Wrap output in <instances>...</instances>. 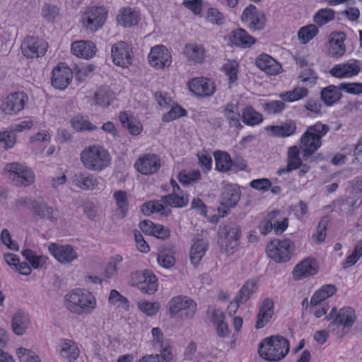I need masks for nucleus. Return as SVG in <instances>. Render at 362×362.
Listing matches in <instances>:
<instances>
[{"mask_svg": "<svg viewBox=\"0 0 362 362\" xmlns=\"http://www.w3.org/2000/svg\"><path fill=\"white\" fill-rule=\"evenodd\" d=\"M289 341L280 335H272L262 340L258 346V354L267 361H279L288 353Z\"/></svg>", "mask_w": 362, "mask_h": 362, "instance_id": "nucleus-1", "label": "nucleus"}, {"mask_svg": "<svg viewBox=\"0 0 362 362\" xmlns=\"http://www.w3.org/2000/svg\"><path fill=\"white\" fill-rule=\"evenodd\" d=\"M66 308L73 313H90L96 308V300L89 291L76 288L64 296Z\"/></svg>", "mask_w": 362, "mask_h": 362, "instance_id": "nucleus-2", "label": "nucleus"}, {"mask_svg": "<svg viewBox=\"0 0 362 362\" xmlns=\"http://www.w3.org/2000/svg\"><path fill=\"white\" fill-rule=\"evenodd\" d=\"M329 130L327 124L317 122L308 127L300 138L303 159L310 160L313 154L321 146V139Z\"/></svg>", "mask_w": 362, "mask_h": 362, "instance_id": "nucleus-3", "label": "nucleus"}, {"mask_svg": "<svg viewBox=\"0 0 362 362\" xmlns=\"http://www.w3.org/2000/svg\"><path fill=\"white\" fill-rule=\"evenodd\" d=\"M81 160L86 169L101 171L110 165L111 156L103 146L91 145L81 151Z\"/></svg>", "mask_w": 362, "mask_h": 362, "instance_id": "nucleus-4", "label": "nucleus"}, {"mask_svg": "<svg viewBox=\"0 0 362 362\" xmlns=\"http://www.w3.org/2000/svg\"><path fill=\"white\" fill-rule=\"evenodd\" d=\"M240 226L233 222L220 226L218 233V244L221 251L228 255H233L239 244Z\"/></svg>", "mask_w": 362, "mask_h": 362, "instance_id": "nucleus-5", "label": "nucleus"}, {"mask_svg": "<svg viewBox=\"0 0 362 362\" xmlns=\"http://www.w3.org/2000/svg\"><path fill=\"white\" fill-rule=\"evenodd\" d=\"M4 172L16 187H28L35 182L33 171L18 162L6 163L4 167Z\"/></svg>", "mask_w": 362, "mask_h": 362, "instance_id": "nucleus-6", "label": "nucleus"}, {"mask_svg": "<svg viewBox=\"0 0 362 362\" xmlns=\"http://www.w3.org/2000/svg\"><path fill=\"white\" fill-rule=\"evenodd\" d=\"M295 249L294 243L289 239L274 240L266 248L268 257L277 263L288 262Z\"/></svg>", "mask_w": 362, "mask_h": 362, "instance_id": "nucleus-7", "label": "nucleus"}, {"mask_svg": "<svg viewBox=\"0 0 362 362\" xmlns=\"http://www.w3.org/2000/svg\"><path fill=\"white\" fill-rule=\"evenodd\" d=\"M168 308L171 317H174L178 313L183 310L186 318H192L197 311V303L188 296H177L169 300Z\"/></svg>", "mask_w": 362, "mask_h": 362, "instance_id": "nucleus-8", "label": "nucleus"}, {"mask_svg": "<svg viewBox=\"0 0 362 362\" xmlns=\"http://www.w3.org/2000/svg\"><path fill=\"white\" fill-rule=\"evenodd\" d=\"M107 11L103 6L89 8L82 16L83 26L92 32L102 28L106 21Z\"/></svg>", "mask_w": 362, "mask_h": 362, "instance_id": "nucleus-9", "label": "nucleus"}, {"mask_svg": "<svg viewBox=\"0 0 362 362\" xmlns=\"http://www.w3.org/2000/svg\"><path fill=\"white\" fill-rule=\"evenodd\" d=\"M241 21L248 23V28L252 32L262 30L265 27L266 17L263 11H259L252 4L247 6L242 15Z\"/></svg>", "mask_w": 362, "mask_h": 362, "instance_id": "nucleus-10", "label": "nucleus"}, {"mask_svg": "<svg viewBox=\"0 0 362 362\" xmlns=\"http://www.w3.org/2000/svg\"><path fill=\"white\" fill-rule=\"evenodd\" d=\"M47 47L48 45L44 40L34 36L25 37L21 45L23 55L31 59L45 55Z\"/></svg>", "mask_w": 362, "mask_h": 362, "instance_id": "nucleus-11", "label": "nucleus"}, {"mask_svg": "<svg viewBox=\"0 0 362 362\" xmlns=\"http://www.w3.org/2000/svg\"><path fill=\"white\" fill-rule=\"evenodd\" d=\"M111 52L115 65L127 68L132 64L131 50L127 42L119 41L115 43L112 46Z\"/></svg>", "mask_w": 362, "mask_h": 362, "instance_id": "nucleus-12", "label": "nucleus"}, {"mask_svg": "<svg viewBox=\"0 0 362 362\" xmlns=\"http://www.w3.org/2000/svg\"><path fill=\"white\" fill-rule=\"evenodd\" d=\"M27 100V96L23 92L10 94L2 103L1 110L6 115H13L21 111Z\"/></svg>", "mask_w": 362, "mask_h": 362, "instance_id": "nucleus-13", "label": "nucleus"}, {"mask_svg": "<svg viewBox=\"0 0 362 362\" xmlns=\"http://www.w3.org/2000/svg\"><path fill=\"white\" fill-rule=\"evenodd\" d=\"M188 88L199 97L211 96L216 90L214 83L209 78L198 77L187 83Z\"/></svg>", "mask_w": 362, "mask_h": 362, "instance_id": "nucleus-14", "label": "nucleus"}, {"mask_svg": "<svg viewBox=\"0 0 362 362\" xmlns=\"http://www.w3.org/2000/svg\"><path fill=\"white\" fill-rule=\"evenodd\" d=\"M150 64L156 69L168 67L171 64V55L163 45H156L151 48L148 54Z\"/></svg>", "mask_w": 362, "mask_h": 362, "instance_id": "nucleus-15", "label": "nucleus"}, {"mask_svg": "<svg viewBox=\"0 0 362 362\" xmlns=\"http://www.w3.org/2000/svg\"><path fill=\"white\" fill-rule=\"evenodd\" d=\"M51 255L60 263L68 264L74 261L78 255L71 245L51 243L49 245Z\"/></svg>", "mask_w": 362, "mask_h": 362, "instance_id": "nucleus-16", "label": "nucleus"}, {"mask_svg": "<svg viewBox=\"0 0 362 362\" xmlns=\"http://www.w3.org/2000/svg\"><path fill=\"white\" fill-rule=\"evenodd\" d=\"M134 167L141 174H153L160 168V160L156 155L146 154L136 160Z\"/></svg>", "mask_w": 362, "mask_h": 362, "instance_id": "nucleus-17", "label": "nucleus"}, {"mask_svg": "<svg viewBox=\"0 0 362 362\" xmlns=\"http://www.w3.org/2000/svg\"><path fill=\"white\" fill-rule=\"evenodd\" d=\"M317 262L313 258H305L298 263L293 270V276L296 280L313 276L318 272Z\"/></svg>", "mask_w": 362, "mask_h": 362, "instance_id": "nucleus-18", "label": "nucleus"}, {"mask_svg": "<svg viewBox=\"0 0 362 362\" xmlns=\"http://www.w3.org/2000/svg\"><path fill=\"white\" fill-rule=\"evenodd\" d=\"M72 78L73 74L69 67L58 65L52 70L51 83L55 88L64 90L71 83Z\"/></svg>", "mask_w": 362, "mask_h": 362, "instance_id": "nucleus-19", "label": "nucleus"}, {"mask_svg": "<svg viewBox=\"0 0 362 362\" xmlns=\"http://www.w3.org/2000/svg\"><path fill=\"white\" fill-rule=\"evenodd\" d=\"M356 320V312L351 307H344L339 309L333 321L329 324L332 326H343L344 328L350 329Z\"/></svg>", "mask_w": 362, "mask_h": 362, "instance_id": "nucleus-20", "label": "nucleus"}, {"mask_svg": "<svg viewBox=\"0 0 362 362\" xmlns=\"http://www.w3.org/2000/svg\"><path fill=\"white\" fill-rule=\"evenodd\" d=\"M274 303L271 298H265L259 308L255 327L263 328L270 322L274 315Z\"/></svg>", "mask_w": 362, "mask_h": 362, "instance_id": "nucleus-21", "label": "nucleus"}, {"mask_svg": "<svg viewBox=\"0 0 362 362\" xmlns=\"http://www.w3.org/2000/svg\"><path fill=\"white\" fill-rule=\"evenodd\" d=\"M74 184L83 190L99 189V178L86 173H78L73 177Z\"/></svg>", "mask_w": 362, "mask_h": 362, "instance_id": "nucleus-22", "label": "nucleus"}, {"mask_svg": "<svg viewBox=\"0 0 362 362\" xmlns=\"http://www.w3.org/2000/svg\"><path fill=\"white\" fill-rule=\"evenodd\" d=\"M79 353V349L76 342L68 339L61 340L59 354L62 359L73 362L78 358Z\"/></svg>", "mask_w": 362, "mask_h": 362, "instance_id": "nucleus-23", "label": "nucleus"}, {"mask_svg": "<svg viewBox=\"0 0 362 362\" xmlns=\"http://www.w3.org/2000/svg\"><path fill=\"white\" fill-rule=\"evenodd\" d=\"M360 62L356 61L353 63H344L335 65L330 74L336 78H346L356 76L361 71Z\"/></svg>", "mask_w": 362, "mask_h": 362, "instance_id": "nucleus-24", "label": "nucleus"}, {"mask_svg": "<svg viewBox=\"0 0 362 362\" xmlns=\"http://www.w3.org/2000/svg\"><path fill=\"white\" fill-rule=\"evenodd\" d=\"M258 68L269 75H276L280 72L281 65L270 55L261 54L255 61Z\"/></svg>", "mask_w": 362, "mask_h": 362, "instance_id": "nucleus-25", "label": "nucleus"}, {"mask_svg": "<svg viewBox=\"0 0 362 362\" xmlns=\"http://www.w3.org/2000/svg\"><path fill=\"white\" fill-rule=\"evenodd\" d=\"M71 52L78 57L86 59L92 58L96 53V47L90 41H76L71 44Z\"/></svg>", "mask_w": 362, "mask_h": 362, "instance_id": "nucleus-26", "label": "nucleus"}, {"mask_svg": "<svg viewBox=\"0 0 362 362\" xmlns=\"http://www.w3.org/2000/svg\"><path fill=\"white\" fill-rule=\"evenodd\" d=\"M229 38L233 45L244 49L250 48L255 43V39L243 28L232 31Z\"/></svg>", "mask_w": 362, "mask_h": 362, "instance_id": "nucleus-27", "label": "nucleus"}, {"mask_svg": "<svg viewBox=\"0 0 362 362\" xmlns=\"http://www.w3.org/2000/svg\"><path fill=\"white\" fill-rule=\"evenodd\" d=\"M184 54L187 60L194 64H202L206 58V49L202 45L189 43L185 45Z\"/></svg>", "mask_w": 362, "mask_h": 362, "instance_id": "nucleus-28", "label": "nucleus"}, {"mask_svg": "<svg viewBox=\"0 0 362 362\" xmlns=\"http://www.w3.org/2000/svg\"><path fill=\"white\" fill-rule=\"evenodd\" d=\"M35 216L42 218L47 219L52 223L57 220V211L52 207L48 206L44 202H33V209L31 211Z\"/></svg>", "mask_w": 362, "mask_h": 362, "instance_id": "nucleus-29", "label": "nucleus"}, {"mask_svg": "<svg viewBox=\"0 0 362 362\" xmlns=\"http://www.w3.org/2000/svg\"><path fill=\"white\" fill-rule=\"evenodd\" d=\"M30 324V318L28 313L23 311L16 312L11 320V328L17 335H23Z\"/></svg>", "mask_w": 362, "mask_h": 362, "instance_id": "nucleus-30", "label": "nucleus"}, {"mask_svg": "<svg viewBox=\"0 0 362 362\" xmlns=\"http://www.w3.org/2000/svg\"><path fill=\"white\" fill-rule=\"evenodd\" d=\"M240 189L233 185H226L221 193V204L226 206L234 207L240 198Z\"/></svg>", "mask_w": 362, "mask_h": 362, "instance_id": "nucleus-31", "label": "nucleus"}, {"mask_svg": "<svg viewBox=\"0 0 362 362\" xmlns=\"http://www.w3.org/2000/svg\"><path fill=\"white\" fill-rule=\"evenodd\" d=\"M119 25L124 28L131 27L139 21V13L130 7L121 8L117 16Z\"/></svg>", "mask_w": 362, "mask_h": 362, "instance_id": "nucleus-32", "label": "nucleus"}, {"mask_svg": "<svg viewBox=\"0 0 362 362\" xmlns=\"http://www.w3.org/2000/svg\"><path fill=\"white\" fill-rule=\"evenodd\" d=\"M267 132H271L272 136L288 137L293 134L296 130V124L292 120L286 121L281 125H272L266 127Z\"/></svg>", "mask_w": 362, "mask_h": 362, "instance_id": "nucleus-33", "label": "nucleus"}, {"mask_svg": "<svg viewBox=\"0 0 362 362\" xmlns=\"http://www.w3.org/2000/svg\"><path fill=\"white\" fill-rule=\"evenodd\" d=\"M208 249V243L203 239L197 240L191 247L189 258L191 263L196 267L205 255Z\"/></svg>", "mask_w": 362, "mask_h": 362, "instance_id": "nucleus-34", "label": "nucleus"}, {"mask_svg": "<svg viewBox=\"0 0 362 362\" xmlns=\"http://www.w3.org/2000/svg\"><path fill=\"white\" fill-rule=\"evenodd\" d=\"M339 86L330 85L324 88L320 93V98L327 106H332L336 103L341 97Z\"/></svg>", "mask_w": 362, "mask_h": 362, "instance_id": "nucleus-35", "label": "nucleus"}, {"mask_svg": "<svg viewBox=\"0 0 362 362\" xmlns=\"http://www.w3.org/2000/svg\"><path fill=\"white\" fill-rule=\"evenodd\" d=\"M188 197L183 192L180 193H171L161 197V202L166 206L181 208L185 206L188 203Z\"/></svg>", "mask_w": 362, "mask_h": 362, "instance_id": "nucleus-36", "label": "nucleus"}, {"mask_svg": "<svg viewBox=\"0 0 362 362\" xmlns=\"http://www.w3.org/2000/svg\"><path fill=\"white\" fill-rule=\"evenodd\" d=\"M337 291V287L333 284H326L317 290L310 299V305H317L329 297L334 296Z\"/></svg>", "mask_w": 362, "mask_h": 362, "instance_id": "nucleus-37", "label": "nucleus"}, {"mask_svg": "<svg viewBox=\"0 0 362 362\" xmlns=\"http://www.w3.org/2000/svg\"><path fill=\"white\" fill-rule=\"evenodd\" d=\"M119 121L124 128L133 135H138L141 131V125L136 122L135 118L127 112H122L119 115Z\"/></svg>", "mask_w": 362, "mask_h": 362, "instance_id": "nucleus-38", "label": "nucleus"}, {"mask_svg": "<svg viewBox=\"0 0 362 362\" xmlns=\"http://www.w3.org/2000/svg\"><path fill=\"white\" fill-rule=\"evenodd\" d=\"M216 169L220 172H227L232 166L231 158L227 152L216 151L214 153Z\"/></svg>", "mask_w": 362, "mask_h": 362, "instance_id": "nucleus-39", "label": "nucleus"}, {"mask_svg": "<svg viewBox=\"0 0 362 362\" xmlns=\"http://www.w3.org/2000/svg\"><path fill=\"white\" fill-rule=\"evenodd\" d=\"M223 113L226 119L228 120L230 127H242L240 122V114L238 110V107L236 105L232 103L227 104L223 110Z\"/></svg>", "mask_w": 362, "mask_h": 362, "instance_id": "nucleus-40", "label": "nucleus"}, {"mask_svg": "<svg viewBox=\"0 0 362 362\" xmlns=\"http://www.w3.org/2000/svg\"><path fill=\"white\" fill-rule=\"evenodd\" d=\"M256 282L252 280L247 281L242 286L235 298L239 303H246L251 296L254 294L257 290Z\"/></svg>", "mask_w": 362, "mask_h": 362, "instance_id": "nucleus-41", "label": "nucleus"}, {"mask_svg": "<svg viewBox=\"0 0 362 362\" xmlns=\"http://www.w3.org/2000/svg\"><path fill=\"white\" fill-rule=\"evenodd\" d=\"M243 122L249 126H254L259 124L263 118L262 115L254 110L251 106L245 107L242 114Z\"/></svg>", "mask_w": 362, "mask_h": 362, "instance_id": "nucleus-42", "label": "nucleus"}, {"mask_svg": "<svg viewBox=\"0 0 362 362\" xmlns=\"http://www.w3.org/2000/svg\"><path fill=\"white\" fill-rule=\"evenodd\" d=\"M146 281L141 286L140 289L144 293L153 294L158 289V279L152 271L146 269Z\"/></svg>", "mask_w": 362, "mask_h": 362, "instance_id": "nucleus-43", "label": "nucleus"}, {"mask_svg": "<svg viewBox=\"0 0 362 362\" xmlns=\"http://www.w3.org/2000/svg\"><path fill=\"white\" fill-rule=\"evenodd\" d=\"M22 255L30 264L33 269H41L46 263L47 258L42 255H37L33 250L26 249Z\"/></svg>", "mask_w": 362, "mask_h": 362, "instance_id": "nucleus-44", "label": "nucleus"}, {"mask_svg": "<svg viewBox=\"0 0 362 362\" xmlns=\"http://www.w3.org/2000/svg\"><path fill=\"white\" fill-rule=\"evenodd\" d=\"M157 261L158 264L165 269H170L175 264V258L173 252L167 249H162L158 251Z\"/></svg>", "mask_w": 362, "mask_h": 362, "instance_id": "nucleus-45", "label": "nucleus"}, {"mask_svg": "<svg viewBox=\"0 0 362 362\" xmlns=\"http://www.w3.org/2000/svg\"><path fill=\"white\" fill-rule=\"evenodd\" d=\"M308 90L304 87H298L292 90L280 94V98L286 102H294L307 96Z\"/></svg>", "mask_w": 362, "mask_h": 362, "instance_id": "nucleus-46", "label": "nucleus"}, {"mask_svg": "<svg viewBox=\"0 0 362 362\" xmlns=\"http://www.w3.org/2000/svg\"><path fill=\"white\" fill-rule=\"evenodd\" d=\"M317 33L318 29L317 26L314 24H310L299 30L298 37L301 43L306 44L311 40Z\"/></svg>", "mask_w": 362, "mask_h": 362, "instance_id": "nucleus-47", "label": "nucleus"}, {"mask_svg": "<svg viewBox=\"0 0 362 362\" xmlns=\"http://www.w3.org/2000/svg\"><path fill=\"white\" fill-rule=\"evenodd\" d=\"M113 197L116 200L117 209L120 211L121 218H124L128 211L127 192L122 190L115 191L113 194Z\"/></svg>", "mask_w": 362, "mask_h": 362, "instance_id": "nucleus-48", "label": "nucleus"}, {"mask_svg": "<svg viewBox=\"0 0 362 362\" xmlns=\"http://www.w3.org/2000/svg\"><path fill=\"white\" fill-rule=\"evenodd\" d=\"M123 260L120 255H115L110 257L109 262L105 267V276L107 279H112L117 274V265Z\"/></svg>", "mask_w": 362, "mask_h": 362, "instance_id": "nucleus-49", "label": "nucleus"}, {"mask_svg": "<svg viewBox=\"0 0 362 362\" xmlns=\"http://www.w3.org/2000/svg\"><path fill=\"white\" fill-rule=\"evenodd\" d=\"M95 101L97 105L103 107H107L115 99L113 92L107 90H98L94 95Z\"/></svg>", "mask_w": 362, "mask_h": 362, "instance_id": "nucleus-50", "label": "nucleus"}, {"mask_svg": "<svg viewBox=\"0 0 362 362\" xmlns=\"http://www.w3.org/2000/svg\"><path fill=\"white\" fill-rule=\"evenodd\" d=\"M337 204L339 209L342 214H352L355 209L358 207V206L361 204V202L358 204L357 199L352 197H348L338 200Z\"/></svg>", "mask_w": 362, "mask_h": 362, "instance_id": "nucleus-51", "label": "nucleus"}, {"mask_svg": "<svg viewBox=\"0 0 362 362\" xmlns=\"http://www.w3.org/2000/svg\"><path fill=\"white\" fill-rule=\"evenodd\" d=\"M334 17V11L332 8H322L315 16V22L322 26L331 21Z\"/></svg>", "mask_w": 362, "mask_h": 362, "instance_id": "nucleus-52", "label": "nucleus"}, {"mask_svg": "<svg viewBox=\"0 0 362 362\" xmlns=\"http://www.w3.org/2000/svg\"><path fill=\"white\" fill-rule=\"evenodd\" d=\"M223 70L228 77L230 83H235L238 79V64L234 60L228 61L223 66Z\"/></svg>", "mask_w": 362, "mask_h": 362, "instance_id": "nucleus-53", "label": "nucleus"}, {"mask_svg": "<svg viewBox=\"0 0 362 362\" xmlns=\"http://www.w3.org/2000/svg\"><path fill=\"white\" fill-rule=\"evenodd\" d=\"M108 301L110 304L117 305L118 307L126 309L129 308L128 299L115 289L110 291Z\"/></svg>", "mask_w": 362, "mask_h": 362, "instance_id": "nucleus-54", "label": "nucleus"}, {"mask_svg": "<svg viewBox=\"0 0 362 362\" xmlns=\"http://www.w3.org/2000/svg\"><path fill=\"white\" fill-rule=\"evenodd\" d=\"M345 52V47L342 39H332L329 41V54L332 57L342 56Z\"/></svg>", "mask_w": 362, "mask_h": 362, "instance_id": "nucleus-55", "label": "nucleus"}, {"mask_svg": "<svg viewBox=\"0 0 362 362\" xmlns=\"http://www.w3.org/2000/svg\"><path fill=\"white\" fill-rule=\"evenodd\" d=\"M286 105L281 100H272L263 104V109L268 114H276L283 111Z\"/></svg>", "mask_w": 362, "mask_h": 362, "instance_id": "nucleus-56", "label": "nucleus"}, {"mask_svg": "<svg viewBox=\"0 0 362 362\" xmlns=\"http://www.w3.org/2000/svg\"><path fill=\"white\" fill-rule=\"evenodd\" d=\"M328 224V218L323 217L318 223L317 232L313 235V238L315 240L317 243H322L326 237L327 226Z\"/></svg>", "mask_w": 362, "mask_h": 362, "instance_id": "nucleus-57", "label": "nucleus"}, {"mask_svg": "<svg viewBox=\"0 0 362 362\" xmlns=\"http://www.w3.org/2000/svg\"><path fill=\"white\" fill-rule=\"evenodd\" d=\"M138 305L139 308L148 316L156 315L160 309V304L156 302L144 301L139 303Z\"/></svg>", "mask_w": 362, "mask_h": 362, "instance_id": "nucleus-58", "label": "nucleus"}, {"mask_svg": "<svg viewBox=\"0 0 362 362\" xmlns=\"http://www.w3.org/2000/svg\"><path fill=\"white\" fill-rule=\"evenodd\" d=\"M201 174L199 170H193L192 173L186 174L183 172H180L178 174L177 179L182 185H187L192 182L200 180Z\"/></svg>", "mask_w": 362, "mask_h": 362, "instance_id": "nucleus-59", "label": "nucleus"}, {"mask_svg": "<svg viewBox=\"0 0 362 362\" xmlns=\"http://www.w3.org/2000/svg\"><path fill=\"white\" fill-rule=\"evenodd\" d=\"M71 124L73 128L77 131H92L96 129V127L90 122L79 117L74 118L71 121Z\"/></svg>", "mask_w": 362, "mask_h": 362, "instance_id": "nucleus-60", "label": "nucleus"}, {"mask_svg": "<svg viewBox=\"0 0 362 362\" xmlns=\"http://www.w3.org/2000/svg\"><path fill=\"white\" fill-rule=\"evenodd\" d=\"M58 15L59 8H57V6L50 4H46L43 6L42 8V16L45 20L48 21H52Z\"/></svg>", "mask_w": 362, "mask_h": 362, "instance_id": "nucleus-61", "label": "nucleus"}, {"mask_svg": "<svg viewBox=\"0 0 362 362\" xmlns=\"http://www.w3.org/2000/svg\"><path fill=\"white\" fill-rule=\"evenodd\" d=\"M29 349L20 347L17 349V354L20 358V362H40L39 358L36 355L30 354Z\"/></svg>", "mask_w": 362, "mask_h": 362, "instance_id": "nucleus-62", "label": "nucleus"}, {"mask_svg": "<svg viewBox=\"0 0 362 362\" xmlns=\"http://www.w3.org/2000/svg\"><path fill=\"white\" fill-rule=\"evenodd\" d=\"M339 89L350 94H361L362 93V83H341L339 85Z\"/></svg>", "mask_w": 362, "mask_h": 362, "instance_id": "nucleus-63", "label": "nucleus"}, {"mask_svg": "<svg viewBox=\"0 0 362 362\" xmlns=\"http://www.w3.org/2000/svg\"><path fill=\"white\" fill-rule=\"evenodd\" d=\"M250 186L257 190L266 192L271 187L272 182L267 178H260L251 181Z\"/></svg>", "mask_w": 362, "mask_h": 362, "instance_id": "nucleus-64", "label": "nucleus"}]
</instances>
